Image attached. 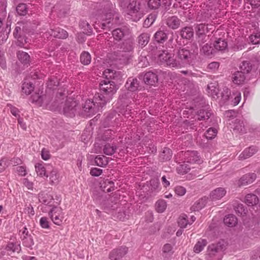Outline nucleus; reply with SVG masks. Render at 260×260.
<instances>
[{
    "label": "nucleus",
    "instance_id": "f257e3e1",
    "mask_svg": "<svg viewBox=\"0 0 260 260\" xmlns=\"http://www.w3.org/2000/svg\"><path fill=\"white\" fill-rule=\"evenodd\" d=\"M100 88V93L95 94L94 100L99 105H105L112 99L118 88L114 81L107 79L101 82Z\"/></svg>",
    "mask_w": 260,
    "mask_h": 260
},
{
    "label": "nucleus",
    "instance_id": "f03ea898",
    "mask_svg": "<svg viewBox=\"0 0 260 260\" xmlns=\"http://www.w3.org/2000/svg\"><path fill=\"white\" fill-rule=\"evenodd\" d=\"M198 54V47L196 43H192L186 47H180L176 52L178 60L180 61L181 67L188 64L196 59Z\"/></svg>",
    "mask_w": 260,
    "mask_h": 260
},
{
    "label": "nucleus",
    "instance_id": "7ed1b4c3",
    "mask_svg": "<svg viewBox=\"0 0 260 260\" xmlns=\"http://www.w3.org/2000/svg\"><path fill=\"white\" fill-rule=\"evenodd\" d=\"M226 244L223 240L210 244L207 249L206 260H221L222 252L225 249Z\"/></svg>",
    "mask_w": 260,
    "mask_h": 260
},
{
    "label": "nucleus",
    "instance_id": "20e7f679",
    "mask_svg": "<svg viewBox=\"0 0 260 260\" xmlns=\"http://www.w3.org/2000/svg\"><path fill=\"white\" fill-rule=\"evenodd\" d=\"M102 19L104 21L102 23V28L104 29L109 27L108 25L111 20H114L115 23L117 22L119 19V14L116 10L115 4L111 2L107 3L105 7V12Z\"/></svg>",
    "mask_w": 260,
    "mask_h": 260
},
{
    "label": "nucleus",
    "instance_id": "39448f33",
    "mask_svg": "<svg viewBox=\"0 0 260 260\" xmlns=\"http://www.w3.org/2000/svg\"><path fill=\"white\" fill-rule=\"evenodd\" d=\"M127 13L134 21H138L143 16V11L139 0L133 1L127 6Z\"/></svg>",
    "mask_w": 260,
    "mask_h": 260
},
{
    "label": "nucleus",
    "instance_id": "423d86ee",
    "mask_svg": "<svg viewBox=\"0 0 260 260\" xmlns=\"http://www.w3.org/2000/svg\"><path fill=\"white\" fill-rule=\"evenodd\" d=\"M209 24L205 23L197 24L194 26L196 34L197 36L198 43L201 45L207 41V34L212 29V28H209ZM212 26V25H210Z\"/></svg>",
    "mask_w": 260,
    "mask_h": 260
},
{
    "label": "nucleus",
    "instance_id": "0eeeda50",
    "mask_svg": "<svg viewBox=\"0 0 260 260\" xmlns=\"http://www.w3.org/2000/svg\"><path fill=\"white\" fill-rule=\"evenodd\" d=\"M78 108V103L77 101L71 98L68 99L63 107V114L68 117H73L77 113Z\"/></svg>",
    "mask_w": 260,
    "mask_h": 260
},
{
    "label": "nucleus",
    "instance_id": "6e6552de",
    "mask_svg": "<svg viewBox=\"0 0 260 260\" xmlns=\"http://www.w3.org/2000/svg\"><path fill=\"white\" fill-rule=\"evenodd\" d=\"M121 49L122 50L119 52V56L121 57L120 59L123 63H127L132 57L131 52L133 49V42L129 41L124 42Z\"/></svg>",
    "mask_w": 260,
    "mask_h": 260
},
{
    "label": "nucleus",
    "instance_id": "1a4fd4ad",
    "mask_svg": "<svg viewBox=\"0 0 260 260\" xmlns=\"http://www.w3.org/2000/svg\"><path fill=\"white\" fill-rule=\"evenodd\" d=\"M49 215L52 221L57 225H60L63 219V213L60 207H54L49 212Z\"/></svg>",
    "mask_w": 260,
    "mask_h": 260
},
{
    "label": "nucleus",
    "instance_id": "9d476101",
    "mask_svg": "<svg viewBox=\"0 0 260 260\" xmlns=\"http://www.w3.org/2000/svg\"><path fill=\"white\" fill-rule=\"evenodd\" d=\"M104 106V105H99L98 103L95 102L94 96L92 101L88 100L85 101L84 106L83 107V109L85 112L87 113V115L89 116L94 114L100 107H102Z\"/></svg>",
    "mask_w": 260,
    "mask_h": 260
},
{
    "label": "nucleus",
    "instance_id": "9b49d317",
    "mask_svg": "<svg viewBox=\"0 0 260 260\" xmlns=\"http://www.w3.org/2000/svg\"><path fill=\"white\" fill-rule=\"evenodd\" d=\"M20 238L22 242V245L26 247L32 248L34 242L32 236L29 234V232L26 227H24L20 231Z\"/></svg>",
    "mask_w": 260,
    "mask_h": 260
},
{
    "label": "nucleus",
    "instance_id": "f8f14e48",
    "mask_svg": "<svg viewBox=\"0 0 260 260\" xmlns=\"http://www.w3.org/2000/svg\"><path fill=\"white\" fill-rule=\"evenodd\" d=\"M129 33L128 28L124 26L114 29L112 32V35L115 40L120 41L128 36Z\"/></svg>",
    "mask_w": 260,
    "mask_h": 260
},
{
    "label": "nucleus",
    "instance_id": "ddd939ff",
    "mask_svg": "<svg viewBox=\"0 0 260 260\" xmlns=\"http://www.w3.org/2000/svg\"><path fill=\"white\" fill-rule=\"evenodd\" d=\"M44 38H49V36H52L54 38H57L59 39H66L68 36V34L67 31L61 29L60 28H56L55 29H51L48 32H45L43 35Z\"/></svg>",
    "mask_w": 260,
    "mask_h": 260
},
{
    "label": "nucleus",
    "instance_id": "4468645a",
    "mask_svg": "<svg viewBox=\"0 0 260 260\" xmlns=\"http://www.w3.org/2000/svg\"><path fill=\"white\" fill-rule=\"evenodd\" d=\"M184 157L186 162L190 164H199L203 161L197 151H187L184 153Z\"/></svg>",
    "mask_w": 260,
    "mask_h": 260
},
{
    "label": "nucleus",
    "instance_id": "2eb2a0df",
    "mask_svg": "<svg viewBox=\"0 0 260 260\" xmlns=\"http://www.w3.org/2000/svg\"><path fill=\"white\" fill-rule=\"evenodd\" d=\"M127 252V248L126 247H120L113 249L109 254V257L111 260H118Z\"/></svg>",
    "mask_w": 260,
    "mask_h": 260
},
{
    "label": "nucleus",
    "instance_id": "dca6fc26",
    "mask_svg": "<svg viewBox=\"0 0 260 260\" xmlns=\"http://www.w3.org/2000/svg\"><path fill=\"white\" fill-rule=\"evenodd\" d=\"M255 173H249L243 175L238 181L239 186H245L252 183L256 179Z\"/></svg>",
    "mask_w": 260,
    "mask_h": 260
},
{
    "label": "nucleus",
    "instance_id": "f3484780",
    "mask_svg": "<svg viewBox=\"0 0 260 260\" xmlns=\"http://www.w3.org/2000/svg\"><path fill=\"white\" fill-rule=\"evenodd\" d=\"M143 80L146 84L154 85L157 83L158 76L156 73L150 71L145 74Z\"/></svg>",
    "mask_w": 260,
    "mask_h": 260
},
{
    "label": "nucleus",
    "instance_id": "a211bd4d",
    "mask_svg": "<svg viewBox=\"0 0 260 260\" xmlns=\"http://www.w3.org/2000/svg\"><path fill=\"white\" fill-rule=\"evenodd\" d=\"M39 200L40 202L50 207L53 205L54 202L53 196L51 194L45 192H42L39 193Z\"/></svg>",
    "mask_w": 260,
    "mask_h": 260
},
{
    "label": "nucleus",
    "instance_id": "6ab92c4d",
    "mask_svg": "<svg viewBox=\"0 0 260 260\" xmlns=\"http://www.w3.org/2000/svg\"><path fill=\"white\" fill-rule=\"evenodd\" d=\"M226 190L222 187H218L213 190L210 193V198L212 201H216L221 199L226 194Z\"/></svg>",
    "mask_w": 260,
    "mask_h": 260
},
{
    "label": "nucleus",
    "instance_id": "aec40b11",
    "mask_svg": "<svg viewBox=\"0 0 260 260\" xmlns=\"http://www.w3.org/2000/svg\"><path fill=\"white\" fill-rule=\"evenodd\" d=\"M180 22V20L177 16H173L168 18L166 24L169 27L176 29L179 27Z\"/></svg>",
    "mask_w": 260,
    "mask_h": 260
},
{
    "label": "nucleus",
    "instance_id": "412c9836",
    "mask_svg": "<svg viewBox=\"0 0 260 260\" xmlns=\"http://www.w3.org/2000/svg\"><path fill=\"white\" fill-rule=\"evenodd\" d=\"M154 39L158 43H164L168 39V33L164 30L159 29L155 33Z\"/></svg>",
    "mask_w": 260,
    "mask_h": 260
},
{
    "label": "nucleus",
    "instance_id": "4be33fe9",
    "mask_svg": "<svg viewBox=\"0 0 260 260\" xmlns=\"http://www.w3.org/2000/svg\"><path fill=\"white\" fill-rule=\"evenodd\" d=\"M125 87L131 91H135L138 89L139 83L136 78H129L125 84Z\"/></svg>",
    "mask_w": 260,
    "mask_h": 260
},
{
    "label": "nucleus",
    "instance_id": "5701e85b",
    "mask_svg": "<svg viewBox=\"0 0 260 260\" xmlns=\"http://www.w3.org/2000/svg\"><path fill=\"white\" fill-rule=\"evenodd\" d=\"M257 149L255 146H251L245 149L243 152L240 154L239 157L240 159H245L252 156Z\"/></svg>",
    "mask_w": 260,
    "mask_h": 260
},
{
    "label": "nucleus",
    "instance_id": "b1692460",
    "mask_svg": "<svg viewBox=\"0 0 260 260\" xmlns=\"http://www.w3.org/2000/svg\"><path fill=\"white\" fill-rule=\"evenodd\" d=\"M194 32L191 27H184L180 31V36L185 39H190L193 37Z\"/></svg>",
    "mask_w": 260,
    "mask_h": 260
},
{
    "label": "nucleus",
    "instance_id": "393cba45",
    "mask_svg": "<svg viewBox=\"0 0 260 260\" xmlns=\"http://www.w3.org/2000/svg\"><path fill=\"white\" fill-rule=\"evenodd\" d=\"M218 84L216 82H212L208 84L207 87L208 92L211 96L215 98L219 93V89L217 87Z\"/></svg>",
    "mask_w": 260,
    "mask_h": 260
},
{
    "label": "nucleus",
    "instance_id": "a878e982",
    "mask_svg": "<svg viewBox=\"0 0 260 260\" xmlns=\"http://www.w3.org/2000/svg\"><path fill=\"white\" fill-rule=\"evenodd\" d=\"M171 53L168 50H162L158 55L157 61L160 64L165 65L168 58L171 55Z\"/></svg>",
    "mask_w": 260,
    "mask_h": 260
},
{
    "label": "nucleus",
    "instance_id": "bb28decb",
    "mask_svg": "<svg viewBox=\"0 0 260 260\" xmlns=\"http://www.w3.org/2000/svg\"><path fill=\"white\" fill-rule=\"evenodd\" d=\"M117 147L113 144L106 143L103 147V150L105 154L107 155H112L116 151Z\"/></svg>",
    "mask_w": 260,
    "mask_h": 260
},
{
    "label": "nucleus",
    "instance_id": "cd10ccee",
    "mask_svg": "<svg viewBox=\"0 0 260 260\" xmlns=\"http://www.w3.org/2000/svg\"><path fill=\"white\" fill-rule=\"evenodd\" d=\"M170 68H180L181 67L179 60L174 58V55L171 54L165 64Z\"/></svg>",
    "mask_w": 260,
    "mask_h": 260
},
{
    "label": "nucleus",
    "instance_id": "c85d7f7f",
    "mask_svg": "<svg viewBox=\"0 0 260 260\" xmlns=\"http://www.w3.org/2000/svg\"><path fill=\"white\" fill-rule=\"evenodd\" d=\"M32 102L36 104L38 106H41L43 104H47V102L45 101L46 98V95H41L39 93H35L31 95Z\"/></svg>",
    "mask_w": 260,
    "mask_h": 260
},
{
    "label": "nucleus",
    "instance_id": "c756f323",
    "mask_svg": "<svg viewBox=\"0 0 260 260\" xmlns=\"http://www.w3.org/2000/svg\"><path fill=\"white\" fill-rule=\"evenodd\" d=\"M258 202L257 197L252 193L248 194L245 197V203L249 206H253Z\"/></svg>",
    "mask_w": 260,
    "mask_h": 260
},
{
    "label": "nucleus",
    "instance_id": "7c9ffc66",
    "mask_svg": "<svg viewBox=\"0 0 260 260\" xmlns=\"http://www.w3.org/2000/svg\"><path fill=\"white\" fill-rule=\"evenodd\" d=\"M223 222L227 226L233 227L237 223V218L235 215L233 214H229L225 217Z\"/></svg>",
    "mask_w": 260,
    "mask_h": 260
},
{
    "label": "nucleus",
    "instance_id": "2f4dec72",
    "mask_svg": "<svg viewBox=\"0 0 260 260\" xmlns=\"http://www.w3.org/2000/svg\"><path fill=\"white\" fill-rule=\"evenodd\" d=\"M50 183L52 184H57L60 180V175L56 169H53L49 175Z\"/></svg>",
    "mask_w": 260,
    "mask_h": 260
},
{
    "label": "nucleus",
    "instance_id": "473e14b6",
    "mask_svg": "<svg viewBox=\"0 0 260 260\" xmlns=\"http://www.w3.org/2000/svg\"><path fill=\"white\" fill-rule=\"evenodd\" d=\"M233 79L235 84H242L245 79V74L241 71H237L233 75Z\"/></svg>",
    "mask_w": 260,
    "mask_h": 260
},
{
    "label": "nucleus",
    "instance_id": "72a5a7b5",
    "mask_svg": "<svg viewBox=\"0 0 260 260\" xmlns=\"http://www.w3.org/2000/svg\"><path fill=\"white\" fill-rule=\"evenodd\" d=\"M216 50L223 51L228 48V43L224 40L218 39L214 44Z\"/></svg>",
    "mask_w": 260,
    "mask_h": 260
},
{
    "label": "nucleus",
    "instance_id": "f704fd0d",
    "mask_svg": "<svg viewBox=\"0 0 260 260\" xmlns=\"http://www.w3.org/2000/svg\"><path fill=\"white\" fill-rule=\"evenodd\" d=\"M206 204L205 199H200L197 201L191 206V210L193 211H199L205 207Z\"/></svg>",
    "mask_w": 260,
    "mask_h": 260
},
{
    "label": "nucleus",
    "instance_id": "c9c22d12",
    "mask_svg": "<svg viewBox=\"0 0 260 260\" xmlns=\"http://www.w3.org/2000/svg\"><path fill=\"white\" fill-rule=\"evenodd\" d=\"M34 89V84L30 82L25 81L23 82L22 85V92L24 93L26 95H28L31 93V92Z\"/></svg>",
    "mask_w": 260,
    "mask_h": 260
},
{
    "label": "nucleus",
    "instance_id": "e433bc0d",
    "mask_svg": "<svg viewBox=\"0 0 260 260\" xmlns=\"http://www.w3.org/2000/svg\"><path fill=\"white\" fill-rule=\"evenodd\" d=\"M207 244V241L206 239H201L194 245L193 248L194 252L197 253H200L203 250Z\"/></svg>",
    "mask_w": 260,
    "mask_h": 260
},
{
    "label": "nucleus",
    "instance_id": "4c0bfd02",
    "mask_svg": "<svg viewBox=\"0 0 260 260\" xmlns=\"http://www.w3.org/2000/svg\"><path fill=\"white\" fill-rule=\"evenodd\" d=\"M150 35L148 33H143L138 37V43L142 47L146 46L149 41Z\"/></svg>",
    "mask_w": 260,
    "mask_h": 260
},
{
    "label": "nucleus",
    "instance_id": "58836bf2",
    "mask_svg": "<svg viewBox=\"0 0 260 260\" xmlns=\"http://www.w3.org/2000/svg\"><path fill=\"white\" fill-rule=\"evenodd\" d=\"M18 59L23 64H27L29 62V55L26 52L19 51L17 52Z\"/></svg>",
    "mask_w": 260,
    "mask_h": 260
},
{
    "label": "nucleus",
    "instance_id": "ea45409f",
    "mask_svg": "<svg viewBox=\"0 0 260 260\" xmlns=\"http://www.w3.org/2000/svg\"><path fill=\"white\" fill-rule=\"evenodd\" d=\"M172 151L170 149L165 148L159 156L160 159L162 161L170 160L172 157Z\"/></svg>",
    "mask_w": 260,
    "mask_h": 260
},
{
    "label": "nucleus",
    "instance_id": "a19ab883",
    "mask_svg": "<svg viewBox=\"0 0 260 260\" xmlns=\"http://www.w3.org/2000/svg\"><path fill=\"white\" fill-rule=\"evenodd\" d=\"M95 163L100 167L105 166L108 163V158L104 155L97 156L95 158Z\"/></svg>",
    "mask_w": 260,
    "mask_h": 260
},
{
    "label": "nucleus",
    "instance_id": "79ce46f5",
    "mask_svg": "<svg viewBox=\"0 0 260 260\" xmlns=\"http://www.w3.org/2000/svg\"><path fill=\"white\" fill-rule=\"evenodd\" d=\"M167 208V203L164 200H159L155 204V209L157 212L162 213Z\"/></svg>",
    "mask_w": 260,
    "mask_h": 260
},
{
    "label": "nucleus",
    "instance_id": "37998d69",
    "mask_svg": "<svg viewBox=\"0 0 260 260\" xmlns=\"http://www.w3.org/2000/svg\"><path fill=\"white\" fill-rule=\"evenodd\" d=\"M186 162H184L181 164H179L177 167V171L178 173L183 174L188 172L190 169V167Z\"/></svg>",
    "mask_w": 260,
    "mask_h": 260
},
{
    "label": "nucleus",
    "instance_id": "c03bdc74",
    "mask_svg": "<svg viewBox=\"0 0 260 260\" xmlns=\"http://www.w3.org/2000/svg\"><path fill=\"white\" fill-rule=\"evenodd\" d=\"M35 169L38 175L41 177L46 176L47 177L48 176V175H46V169L43 164L40 163L36 164L35 165Z\"/></svg>",
    "mask_w": 260,
    "mask_h": 260
},
{
    "label": "nucleus",
    "instance_id": "a18cd8bd",
    "mask_svg": "<svg viewBox=\"0 0 260 260\" xmlns=\"http://www.w3.org/2000/svg\"><path fill=\"white\" fill-rule=\"evenodd\" d=\"M104 75L106 76V77L107 78V79L109 80V79H114V75L116 74L117 77H120V71H116L115 70H111V69H106L105 70L104 72Z\"/></svg>",
    "mask_w": 260,
    "mask_h": 260
},
{
    "label": "nucleus",
    "instance_id": "49530a36",
    "mask_svg": "<svg viewBox=\"0 0 260 260\" xmlns=\"http://www.w3.org/2000/svg\"><path fill=\"white\" fill-rule=\"evenodd\" d=\"M156 16L154 14H149L143 23V26L145 27L148 28L155 21Z\"/></svg>",
    "mask_w": 260,
    "mask_h": 260
},
{
    "label": "nucleus",
    "instance_id": "de8ad7c7",
    "mask_svg": "<svg viewBox=\"0 0 260 260\" xmlns=\"http://www.w3.org/2000/svg\"><path fill=\"white\" fill-rule=\"evenodd\" d=\"M80 61L82 63L87 65L91 62V56L87 52H83L80 56Z\"/></svg>",
    "mask_w": 260,
    "mask_h": 260
},
{
    "label": "nucleus",
    "instance_id": "09e8293b",
    "mask_svg": "<svg viewBox=\"0 0 260 260\" xmlns=\"http://www.w3.org/2000/svg\"><path fill=\"white\" fill-rule=\"evenodd\" d=\"M240 69L241 72L244 74L248 73L251 70V66L248 61H243L240 66Z\"/></svg>",
    "mask_w": 260,
    "mask_h": 260
},
{
    "label": "nucleus",
    "instance_id": "8fccbe9b",
    "mask_svg": "<svg viewBox=\"0 0 260 260\" xmlns=\"http://www.w3.org/2000/svg\"><path fill=\"white\" fill-rule=\"evenodd\" d=\"M211 113L209 111H206L205 110H200L198 112V119L199 120H204V119H208Z\"/></svg>",
    "mask_w": 260,
    "mask_h": 260
},
{
    "label": "nucleus",
    "instance_id": "3c124183",
    "mask_svg": "<svg viewBox=\"0 0 260 260\" xmlns=\"http://www.w3.org/2000/svg\"><path fill=\"white\" fill-rule=\"evenodd\" d=\"M235 126L234 129L237 131L239 133H243L245 132V126L242 121L238 119L235 120Z\"/></svg>",
    "mask_w": 260,
    "mask_h": 260
},
{
    "label": "nucleus",
    "instance_id": "603ef678",
    "mask_svg": "<svg viewBox=\"0 0 260 260\" xmlns=\"http://www.w3.org/2000/svg\"><path fill=\"white\" fill-rule=\"evenodd\" d=\"M217 133L215 128L210 127L205 133V137L208 140H211L215 138Z\"/></svg>",
    "mask_w": 260,
    "mask_h": 260
},
{
    "label": "nucleus",
    "instance_id": "864d4df0",
    "mask_svg": "<svg viewBox=\"0 0 260 260\" xmlns=\"http://www.w3.org/2000/svg\"><path fill=\"white\" fill-rule=\"evenodd\" d=\"M80 26L83 29L84 33L87 35H90L92 32V28L90 24L86 21H82Z\"/></svg>",
    "mask_w": 260,
    "mask_h": 260
},
{
    "label": "nucleus",
    "instance_id": "5fc2aeb1",
    "mask_svg": "<svg viewBox=\"0 0 260 260\" xmlns=\"http://www.w3.org/2000/svg\"><path fill=\"white\" fill-rule=\"evenodd\" d=\"M213 51L214 50L212 47L208 44L204 45L201 49V52L207 56H209L212 54L213 53Z\"/></svg>",
    "mask_w": 260,
    "mask_h": 260
},
{
    "label": "nucleus",
    "instance_id": "6e6d98bb",
    "mask_svg": "<svg viewBox=\"0 0 260 260\" xmlns=\"http://www.w3.org/2000/svg\"><path fill=\"white\" fill-rule=\"evenodd\" d=\"M16 11L19 15H25L27 12V8L25 4H19L16 7Z\"/></svg>",
    "mask_w": 260,
    "mask_h": 260
},
{
    "label": "nucleus",
    "instance_id": "4d7b16f0",
    "mask_svg": "<svg viewBox=\"0 0 260 260\" xmlns=\"http://www.w3.org/2000/svg\"><path fill=\"white\" fill-rule=\"evenodd\" d=\"M178 223L179 226L181 228H185L188 224H191V223L188 221V220L187 219V216L186 215L180 216L178 219Z\"/></svg>",
    "mask_w": 260,
    "mask_h": 260
},
{
    "label": "nucleus",
    "instance_id": "13d9d810",
    "mask_svg": "<svg viewBox=\"0 0 260 260\" xmlns=\"http://www.w3.org/2000/svg\"><path fill=\"white\" fill-rule=\"evenodd\" d=\"M160 4V0H149L147 5L150 9H156L159 7Z\"/></svg>",
    "mask_w": 260,
    "mask_h": 260
},
{
    "label": "nucleus",
    "instance_id": "bf43d9fd",
    "mask_svg": "<svg viewBox=\"0 0 260 260\" xmlns=\"http://www.w3.org/2000/svg\"><path fill=\"white\" fill-rule=\"evenodd\" d=\"M59 85V82L56 77H52L48 81L47 86L50 89H54Z\"/></svg>",
    "mask_w": 260,
    "mask_h": 260
},
{
    "label": "nucleus",
    "instance_id": "052dcab7",
    "mask_svg": "<svg viewBox=\"0 0 260 260\" xmlns=\"http://www.w3.org/2000/svg\"><path fill=\"white\" fill-rule=\"evenodd\" d=\"M249 40L253 44H258L260 43V34L257 33L255 35H251L249 37Z\"/></svg>",
    "mask_w": 260,
    "mask_h": 260
},
{
    "label": "nucleus",
    "instance_id": "680f3d73",
    "mask_svg": "<svg viewBox=\"0 0 260 260\" xmlns=\"http://www.w3.org/2000/svg\"><path fill=\"white\" fill-rule=\"evenodd\" d=\"M20 248V247L19 245H17L13 243H9L6 247L7 250L12 251L13 252L18 251Z\"/></svg>",
    "mask_w": 260,
    "mask_h": 260
},
{
    "label": "nucleus",
    "instance_id": "e2e57ef3",
    "mask_svg": "<svg viewBox=\"0 0 260 260\" xmlns=\"http://www.w3.org/2000/svg\"><path fill=\"white\" fill-rule=\"evenodd\" d=\"M174 191L175 193L179 196H182L184 195L186 192V189L181 186H177L175 187Z\"/></svg>",
    "mask_w": 260,
    "mask_h": 260
},
{
    "label": "nucleus",
    "instance_id": "0e129e2a",
    "mask_svg": "<svg viewBox=\"0 0 260 260\" xmlns=\"http://www.w3.org/2000/svg\"><path fill=\"white\" fill-rule=\"evenodd\" d=\"M219 63L218 62H212L207 67V69L212 72H215L218 69Z\"/></svg>",
    "mask_w": 260,
    "mask_h": 260
},
{
    "label": "nucleus",
    "instance_id": "69168bd1",
    "mask_svg": "<svg viewBox=\"0 0 260 260\" xmlns=\"http://www.w3.org/2000/svg\"><path fill=\"white\" fill-rule=\"evenodd\" d=\"M163 253L165 254H172L173 253L172 246L170 244H166L162 248Z\"/></svg>",
    "mask_w": 260,
    "mask_h": 260
},
{
    "label": "nucleus",
    "instance_id": "338daca9",
    "mask_svg": "<svg viewBox=\"0 0 260 260\" xmlns=\"http://www.w3.org/2000/svg\"><path fill=\"white\" fill-rule=\"evenodd\" d=\"M233 94L235 95L233 103L234 105H237L241 100V93L238 91H236L235 92H233Z\"/></svg>",
    "mask_w": 260,
    "mask_h": 260
},
{
    "label": "nucleus",
    "instance_id": "774afa93",
    "mask_svg": "<svg viewBox=\"0 0 260 260\" xmlns=\"http://www.w3.org/2000/svg\"><path fill=\"white\" fill-rule=\"evenodd\" d=\"M102 172L103 171L102 169L97 168H93L91 169L90 174L93 176L98 177L101 175Z\"/></svg>",
    "mask_w": 260,
    "mask_h": 260
}]
</instances>
